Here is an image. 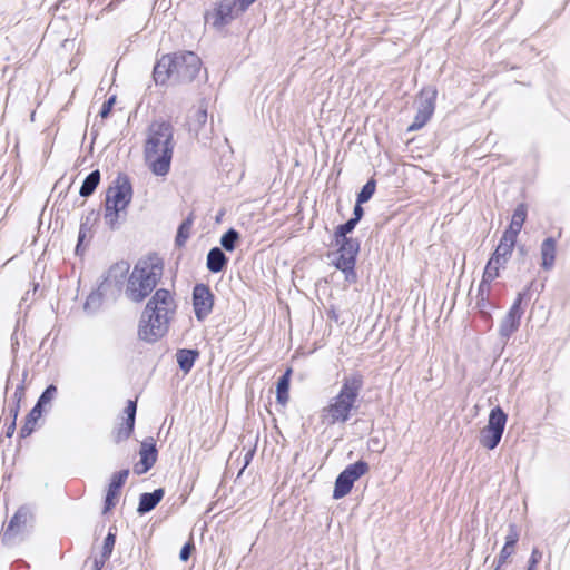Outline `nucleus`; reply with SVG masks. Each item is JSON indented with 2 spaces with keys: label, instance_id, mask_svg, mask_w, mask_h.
Wrapping results in <instances>:
<instances>
[{
  "label": "nucleus",
  "instance_id": "1",
  "mask_svg": "<svg viewBox=\"0 0 570 570\" xmlns=\"http://www.w3.org/2000/svg\"><path fill=\"white\" fill-rule=\"evenodd\" d=\"M177 311L173 293L167 288H157L148 299L138 322V338L155 344L169 332L170 323Z\"/></svg>",
  "mask_w": 570,
  "mask_h": 570
},
{
  "label": "nucleus",
  "instance_id": "2",
  "mask_svg": "<svg viewBox=\"0 0 570 570\" xmlns=\"http://www.w3.org/2000/svg\"><path fill=\"white\" fill-rule=\"evenodd\" d=\"M174 126L169 120L157 119L150 122L144 146L145 160L156 176H166L174 155Z\"/></svg>",
  "mask_w": 570,
  "mask_h": 570
},
{
  "label": "nucleus",
  "instance_id": "3",
  "mask_svg": "<svg viewBox=\"0 0 570 570\" xmlns=\"http://www.w3.org/2000/svg\"><path fill=\"white\" fill-rule=\"evenodd\" d=\"M363 386L364 376L361 372L356 371L345 375L338 393L322 409L323 420H327L330 425L346 423L351 419L352 411L358 409L355 403Z\"/></svg>",
  "mask_w": 570,
  "mask_h": 570
},
{
  "label": "nucleus",
  "instance_id": "4",
  "mask_svg": "<svg viewBox=\"0 0 570 570\" xmlns=\"http://www.w3.org/2000/svg\"><path fill=\"white\" fill-rule=\"evenodd\" d=\"M163 271L164 262L156 254L146 259H139L129 273L126 296L134 303L145 301L160 282Z\"/></svg>",
  "mask_w": 570,
  "mask_h": 570
},
{
  "label": "nucleus",
  "instance_id": "5",
  "mask_svg": "<svg viewBox=\"0 0 570 570\" xmlns=\"http://www.w3.org/2000/svg\"><path fill=\"white\" fill-rule=\"evenodd\" d=\"M130 264L121 259L114 263L102 275L97 288L86 298L83 309L87 313H96L104 299L116 302L126 289L129 277Z\"/></svg>",
  "mask_w": 570,
  "mask_h": 570
},
{
  "label": "nucleus",
  "instance_id": "6",
  "mask_svg": "<svg viewBox=\"0 0 570 570\" xmlns=\"http://www.w3.org/2000/svg\"><path fill=\"white\" fill-rule=\"evenodd\" d=\"M132 196L134 188L130 177L125 173H118L117 177L106 191L104 204L105 223L111 230L120 227V218L125 220L126 209L130 205Z\"/></svg>",
  "mask_w": 570,
  "mask_h": 570
},
{
  "label": "nucleus",
  "instance_id": "7",
  "mask_svg": "<svg viewBox=\"0 0 570 570\" xmlns=\"http://www.w3.org/2000/svg\"><path fill=\"white\" fill-rule=\"evenodd\" d=\"M533 282H531L523 291L519 292L512 305L510 306L508 313L502 318L499 326V336L503 344V346L508 343L511 336L519 330L521 324V318L524 314V308L522 307V303L524 301H529L531 297V287Z\"/></svg>",
  "mask_w": 570,
  "mask_h": 570
},
{
  "label": "nucleus",
  "instance_id": "8",
  "mask_svg": "<svg viewBox=\"0 0 570 570\" xmlns=\"http://www.w3.org/2000/svg\"><path fill=\"white\" fill-rule=\"evenodd\" d=\"M507 421L508 414L500 405L491 409L488 424L480 432V444L487 450H494L502 439Z\"/></svg>",
  "mask_w": 570,
  "mask_h": 570
},
{
  "label": "nucleus",
  "instance_id": "9",
  "mask_svg": "<svg viewBox=\"0 0 570 570\" xmlns=\"http://www.w3.org/2000/svg\"><path fill=\"white\" fill-rule=\"evenodd\" d=\"M370 471V465L364 460H357L356 462L348 464L340 474L336 476L334 482V489L332 498L340 500L352 491L354 483L360 480Z\"/></svg>",
  "mask_w": 570,
  "mask_h": 570
},
{
  "label": "nucleus",
  "instance_id": "10",
  "mask_svg": "<svg viewBox=\"0 0 570 570\" xmlns=\"http://www.w3.org/2000/svg\"><path fill=\"white\" fill-rule=\"evenodd\" d=\"M174 83H189L198 76L202 60L193 51H177L174 52Z\"/></svg>",
  "mask_w": 570,
  "mask_h": 570
},
{
  "label": "nucleus",
  "instance_id": "11",
  "mask_svg": "<svg viewBox=\"0 0 570 570\" xmlns=\"http://www.w3.org/2000/svg\"><path fill=\"white\" fill-rule=\"evenodd\" d=\"M57 392H58V389L55 384L47 385V387L42 391V393L38 397L36 404L27 414L23 425L20 428V431H19L20 439H26L33 433V431L36 430V424H37L38 420L42 416L45 406L47 404H50V402L55 399Z\"/></svg>",
  "mask_w": 570,
  "mask_h": 570
},
{
  "label": "nucleus",
  "instance_id": "12",
  "mask_svg": "<svg viewBox=\"0 0 570 570\" xmlns=\"http://www.w3.org/2000/svg\"><path fill=\"white\" fill-rule=\"evenodd\" d=\"M438 90L433 86L424 87L419 94V107L413 122L409 126V131H416L423 128L435 110V100Z\"/></svg>",
  "mask_w": 570,
  "mask_h": 570
},
{
  "label": "nucleus",
  "instance_id": "13",
  "mask_svg": "<svg viewBox=\"0 0 570 570\" xmlns=\"http://www.w3.org/2000/svg\"><path fill=\"white\" fill-rule=\"evenodd\" d=\"M191 302L196 320L204 322L212 314L215 304V295L209 285L204 283L195 284Z\"/></svg>",
  "mask_w": 570,
  "mask_h": 570
},
{
  "label": "nucleus",
  "instance_id": "14",
  "mask_svg": "<svg viewBox=\"0 0 570 570\" xmlns=\"http://www.w3.org/2000/svg\"><path fill=\"white\" fill-rule=\"evenodd\" d=\"M242 16L237 11V7L233 4V0H220L212 11L204 14L205 23H210L216 30L228 26L233 20Z\"/></svg>",
  "mask_w": 570,
  "mask_h": 570
},
{
  "label": "nucleus",
  "instance_id": "15",
  "mask_svg": "<svg viewBox=\"0 0 570 570\" xmlns=\"http://www.w3.org/2000/svg\"><path fill=\"white\" fill-rule=\"evenodd\" d=\"M332 243L337 247L335 253H328L327 256H335L332 262H342L343 259L357 261L361 242L358 238L350 235L333 236Z\"/></svg>",
  "mask_w": 570,
  "mask_h": 570
},
{
  "label": "nucleus",
  "instance_id": "16",
  "mask_svg": "<svg viewBox=\"0 0 570 570\" xmlns=\"http://www.w3.org/2000/svg\"><path fill=\"white\" fill-rule=\"evenodd\" d=\"M124 414L126 417L111 431V439L116 444L127 441L134 434L137 414V401L128 400L124 409Z\"/></svg>",
  "mask_w": 570,
  "mask_h": 570
},
{
  "label": "nucleus",
  "instance_id": "17",
  "mask_svg": "<svg viewBox=\"0 0 570 570\" xmlns=\"http://www.w3.org/2000/svg\"><path fill=\"white\" fill-rule=\"evenodd\" d=\"M129 473L130 471L128 468L112 473L104 498L102 514L109 513L117 505L121 489L124 488Z\"/></svg>",
  "mask_w": 570,
  "mask_h": 570
},
{
  "label": "nucleus",
  "instance_id": "18",
  "mask_svg": "<svg viewBox=\"0 0 570 570\" xmlns=\"http://www.w3.org/2000/svg\"><path fill=\"white\" fill-rule=\"evenodd\" d=\"M174 52L163 55L157 59L153 69V80L156 86H165L168 81L174 82Z\"/></svg>",
  "mask_w": 570,
  "mask_h": 570
},
{
  "label": "nucleus",
  "instance_id": "19",
  "mask_svg": "<svg viewBox=\"0 0 570 570\" xmlns=\"http://www.w3.org/2000/svg\"><path fill=\"white\" fill-rule=\"evenodd\" d=\"M519 530L517 524L510 523L508 528V534L505 537L504 546L502 547L499 556L494 561V570H501L502 566L511 557L514 551V547L519 541Z\"/></svg>",
  "mask_w": 570,
  "mask_h": 570
},
{
  "label": "nucleus",
  "instance_id": "20",
  "mask_svg": "<svg viewBox=\"0 0 570 570\" xmlns=\"http://www.w3.org/2000/svg\"><path fill=\"white\" fill-rule=\"evenodd\" d=\"M165 495L164 488H157L153 492H144L139 495V502L137 507V513L145 515L153 511L163 500Z\"/></svg>",
  "mask_w": 570,
  "mask_h": 570
},
{
  "label": "nucleus",
  "instance_id": "21",
  "mask_svg": "<svg viewBox=\"0 0 570 570\" xmlns=\"http://www.w3.org/2000/svg\"><path fill=\"white\" fill-rule=\"evenodd\" d=\"M541 267L544 271H551L556 263L557 256V240L554 237L549 236L543 239L540 246Z\"/></svg>",
  "mask_w": 570,
  "mask_h": 570
},
{
  "label": "nucleus",
  "instance_id": "22",
  "mask_svg": "<svg viewBox=\"0 0 570 570\" xmlns=\"http://www.w3.org/2000/svg\"><path fill=\"white\" fill-rule=\"evenodd\" d=\"M228 257L220 247H213L209 249L206 258V267L213 273L217 274L227 268Z\"/></svg>",
  "mask_w": 570,
  "mask_h": 570
},
{
  "label": "nucleus",
  "instance_id": "23",
  "mask_svg": "<svg viewBox=\"0 0 570 570\" xmlns=\"http://www.w3.org/2000/svg\"><path fill=\"white\" fill-rule=\"evenodd\" d=\"M28 510L26 507H20L9 520L7 528L3 531L2 541L12 539L18 530L26 524Z\"/></svg>",
  "mask_w": 570,
  "mask_h": 570
},
{
  "label": "nucleus",
  "instance_id": "24",
  "mask_svg": "<svg viewBox=\"0 0 570 570\" xmlns=\"http://www.w3.org/2000/svg\"><path fill=\"white\" fill-rule=\"evenodd\" d=\"M199 355L200 353L197 348H178L176 352V361L179 370L184 374H188L199 358Z\"/></svg>",
  "mask_w": 570,
  "mask_h": 570
},
{
  "label": "nucleus",
  "instance_id": "25",
  "mask_svg": "<svg viewBox=\"0 0 570 570\" xmlns=\"http://www.w3.org/2000/svg\"><path fill=\"white\" fill-rule=\"evenodd\" d=\"M293 370L292 367H287L284 373L277 379L276 382V402L281 405H286L289 400V386H291V376Z\"/></svg>",
  "mask_w": 570,
  "mask_h": 570
},
{
  "label": "nucleus",
  "instance_id": "26",
  "mask_svg": "<svg viewBox=\"0 0 570 570\" xmlns=\"http://www.w3.org/2000/svg\"><path fill=\"white\" fill-rule=\"evenodd\" d=\"M517 245L510 242H504L500 238L494 252L491 254V258L495 264H499L504 269L510 261L513 249Z\"/></svg>",
  "mask_w": 570,
  "mask_h": 570
},
{
  "label": "nucleus",
  "instance_id": "27",
  "mask_svg": "<svg viewBox=\"0 0 570 570\" xmlns=\"http://www.w3.org/2000/svg\"><path fill=\"white\" fill-rule=\"evenodd\" d=\"M139 455V461H142L144 464L155 465L158 458V450L153 436H148L141 442Z\"/></svg>",
  "mask_w": 570,
  "mask_h": 570
},
{
  "label": "nucleus",
  "instance_id": "28",
  "mask_svg": "<svg viewBox=\"0 0 570 570\" xmlns=\"http://www.w3.org/2000/svg\"><path fill=\"white\" fill-rule=\"evenodd\" d=\"M101 174L99 169L90 171L83 179L79 195L83 198L90 197L100 184Z\"/></svg>",
  "mask_w": 570,
  "mask_h": 570
},
{
  "label": "nucleus",
  "instance_id": "29",
  "mask_svg": "<svg viewBox=\"0 0 570 570\" xmlns=\"http://www.w3.org/2000/svg\"><path fill=\"white\" fill-rule=\"evenodd\" d=\"M356 263L357 261L343 259L342 262H332V265L344 274V279L348 284H355L358 281V276L356 273Z\"/></svg>",
  "mask_w": 570,
  "mask_h": 570
},
{
  "label": "nucleus",
  "instance_id": "30",
  "mask_svg": "<svg viewBox=\"0 0 570 570\" xmlns=\"http://www.w3.org/2000/svg\"><path fill=\"white\" fill-rule=\"evenodd\" d=\"M194 223V214L190 213L179 225L177 228V233L175 236V246L184 247L188 238L190 237V229Z\"/></svg>",
  "mask_w": 570,
  "mask_h": 570
},
{
  "label": "nucleus",
  "instance_id": "31",
  "mask_svg": "<svg viewBox=\"0 0 570 570\" xmlns=\"http://www.w3.org/2000/svg\"><path fill=\"white\" fill-rule=\"evenodd\" d=\"M116 539H117V527L115 524H112L109 527L107 535L104 539L101 553H100V557L98 558L102 562H106L110 559L114 548H115Z\"/></svg>",
  "mask_w": 570,
  "mask_h": 570
},
{
  "label": "nucleus",
  "instance_id": "32",
  "mask_svg": "<svg viewBox=\"0 0 570 570\" xmlns=\"http://www.w3.org/2000/svg\"><path fill=\"white\" fill-rule=\"evenodd\" d=\"M240 239V234L235 228H228L220 237V248L226 252H234Z\"/></svg>",
  "mask_w": 570,
  "mask_h": 570
},
{
  "label": "nucleus",
  "instance_id": "33",
  "mask_svg": "<svg viewBox=\"0 0 570 570\" xmlns=\"http://www.w3.org/2000/svg\"><path fill=\"white\" fill-rule=\"evenodd\" d=\"M376 190V180L372 177L370 178L361 188V190L356 194V200L363 204L367 203Z\"/></svg>",
  "mask_w": 570,
  "mask_h": 570
},
{
  "label": "nucleus",
  "instance_id": "34",
  "mask_svg": "<svg viewBox=\"0 0 570 570\" xmlns=\"http://www.w3.org/2000/svg\"><path fill=\"white\" fill-rule=\"evenodd\" d=\"M523 224H518L517 222L511 220L507 229L503 232L501 238L504 242H510L517 245L518 235L520 234Z\"/></svg>",
  "mask_w": 570,
  "mask_h": 570
},
{
  "label": "nucleus",
  "instance_id": "35",
  "mask_svg": "<svg viewBox=\"0 0 570 570\" xmlns=\"http://www.w3.org/2000/svg\"><path fill=\"white\" fill-rule=\"evenodd\" d=\"M100 213L98 210H90L85 217L81 218L80 229L90 232L91 227L99 220Z\"/></svg>",
  "mask_w": 570,
  "mask_h": 570
},
{
  "label": "nucleus",
  "instance_id": "36",
  "mask_svg": "<svg viewBox=\"0 0 570 570\" xmlns=\"http://www.w3.org/2000/svg\"><path fill=\"white\" fill-rule=\"evenodd\" d=\"M501 268L502 266L495 264V262H493L492 258L490 257L484 266L482 276L489 278L490 281H494L500 276Z\"/></svg>",
  "mask_w": 570,
  "mask_h": 570
},
{
  "label": "nucleus",
  "instance_id": "37",
  "mask_svg": "<svg viewBox=\"0 0 570 570\" xmlns=\"http://www.w3.org/2000/svg\"><path fill=\"white\" fill-rule=\"evenodd\" d=\"M490 305L491 302L489 296H476V307L479 308L480 316L488 322H492V315L487 309Z\"/></svg>",
  "mask_w": 570,
  "mask_h": 570
},
{
  "label": "nucleus",
  "instance_id": "38",
  "mask_svg": "<svg viewBox=\"0 0 570 570\" xmlns=\"http://www.w3.org/2000/svg\"><path fill=\"white\" fill-rule=\"evenodd\" d=\"M357 225V220L350 217L345 223L335 227L333 236L350 235L354 232Z\"/></svg>",
  "mask_w": 570,
  "mask_h": 570
},
{
  "label": "nucleus",
  "instance_id": "39",
  "mask_svg": "<svg viewBox=\"0 0 570 570\" xmlns=\"http://www.w3.org/2000/svg\"><path fill=\"white\" fill-rule=\"evenodd\" d=\"M27 376H28V370H23L22 379L19 382V384L17 385L16 391L13 393L12 403H17V404L21 403V400L23 399L24 393H26L24 382H26Z\"/></svg>",
  "mask_w": 570,
  "mask_h": 570
},
{
  "label": "nucleus",
  "instance_id": "40",
  "mask_svg": "<svg viewBox=\"0 0 570 570\" xmlns=\"http://www.w3.org/2000/svg\"><path fill=\"white\" fill-rule=\"evenodd\" d=\"M528 217V207L524 203H520L513 210L511 220L517 222L518 224L525 223Z\"/></svg>",
  "mask_w": 570,
  "mask_h": 570
},
{
  "label": "nucleus",
  "instance_id": "41",
  "mask_svg": "<svg viewBox=\"0 0 570 570\" xmlns=\"http://www.w3.org/2000/svg\"><path fill=\"white\" fill-rule=\"evenodd\" d=\"M116 99H117L116 95H111L107 100H105V102L102 104L100 111H99V116L102 119H106L110 116L112 108L116 104Z\"/></svg>",
  "mask_w": 570,
  "mask_h": 570
},
{
  "label": "nucleus",
  "instance_id": "42",
  "mask_svg": "<svg viewBox=\"0 0 570 570\" xmlns=\"http://www.w3.org/2000/svg\"><path fill=\"white\" fill-rule=\"evenodd\" d=\"M88 233L89 232H86V230H82L79 228L78 240H77V245L75 248V254L77 256H82L85 254L86 248L83 246V242H85Z\"/></svg>",
  "mask_w": 570,
  "mask_h": 570
},
{
  "label": "nucleus",
  "instance_id": "43",
  "mask_svg": "<svg viewBox=\"0 0 570 570\" xmlns=\"http://www.w3.org/2000/svg\"><path fill=\"white\" fill-rule=\"evenodd\" d=\"M493 281H490L489 278H485L482 276L481 282L478 286V294L476 296H490L491 292V283Z\"/></svg>",
  "mask_w": 570,
  "mask_h": 570
},
{
  "label": "nucleus",
  "instance_id": "44",
  "mask_svg": "<svg viewBox=\"0 0 570 570\" xmlns=\"http://www.w3.org/2000/svg\"><path fill=\"white\" fill-rule=\"evenodd\" d=\"M194 550H195V544H194V542H193V541H188V542H186V543L181 547V549H180V551H179V559H180L181 561L186 562V561L190 558V556H191V553H193V551H194Z\"/></svg>",
  "mask_w": 570,
  "mask_h": 570
},
{
  "label": "nucleus",
  "instance_id": "45",
  "mask_svg": "<svg viewBox=\"0 0 570 570\" xmlns=\"http://www.w3.org/2000/svg\"><path fill=\"white\" fill-rule=\"evenodd\" d=\"M19 411H20V404L11 403L8 406V415L6 416L4 421H7V422L14 421V423H16Z\"/></svg>",
  "mask_w": 570,
  "mask_h": 570
},
{
  "label": "nucleus",
  "instance_id": "46",
  "mask_svg": "<svg viewBox=\"0 0 570 570\" xmlns=\"http://www.w3.org/2000/svg\"><path fill=\"white\" fill-rule=\"evenodd\" d=\"M364 214H365V212L363 208V203L355 200V205H354L351 218H353L354 220H357V223H360L362 220V218L364 217Z\"/></svg>",
  "mask_w": 570,
  "mask_h": 570
},
{
  "label": "nucleus",
  "instance_id": "47",
  "mask_svg": "<svg viewBox=\"0 0 570 570\" xmlns=\"http://www.w3.org/2000/svg\"><path fill=\"white\" fill-rule=\"evenodd\" d=\"M256 0H233V4L237 7V11L245 13Z\"/></svg>",
  "mask_w": 570,
  "mask_h": 570
},
{
  "label": "nucleus",
  "instance_id": "48",
  "mask_svg": "<svg viewBox=\"0 0 570 570\" xmlns=\"http://www.w3.org/2000/svg\"><path fill=\"white\" fill-rule=\"evenodd\" d=\"M542 559V552L538 548H533L528 560V566L538 567L539 562Z\"/></svg>",
  "mask_w": 570,
  "mask_h": 570
},
{
  "label": "nucleus",
  "instance_id": "49",
  "mask_svg": "<svg viewBox=\"0 0 570 570\" xmlns=\"http://www.w3.org/2000/svg\"><path fill=\"white\" fill-rule=\"evenodd\" d=\"M207 117H208V115H207V108H206V107H204V108H203V107H200V108L196 111V114H195V121H196L197 124H199L200 126H203L204 124H206V121H207Z\"/></svg>",
  "mask_w": 570,
  "mask_h": 570
},
{
  "label": "nucleus",
  "instance_id": "50",
  "mask_svg": "<svg viewBox=\"0 0 570 570\" xmlns=\"http://www.w3.org/2000/svg\"><path fill=\"white\" fill-rule=\"evenodd\" d=\"M255 452H256V448H252L249 449L246 454L244 455V464H243V468L240 469L238 475H240L243 473V471L250 464L254 455H255Z\"/></svg>",
  "mask_w": 570,
  "mask_h": 570
},
{
  "label": "nucleus",
  "instance_id": "51",
  "mask_svg": "<svg viewBox=\"0 0 570 570\" xmlns=\"http://www.w3.org/2000/svg\"><path fill=\"white\" fill-rule=\"evenodd\" d=\"M154 465L153 464H144L142 461H139L134 465V472L137 475H141L147 473Z\"/></svg>",
  "mask_w": 570,
  "mask_h": 570
},
{
  "label": "nucleus",
  "instance_id": "52",
  "mask_svg": "<svg viewBox=\"0 0 570 570\" xmlns=\"http://www.w3.org/2000/svg\"><path fill=\"white\" fill-rule=\"evenodd\" d=\"M16 426L17 424L14 423V421H4V425H3V434L7 436V438H11L16 431Z\"/></svg>",
  "mask_w": 570,
  "mask_h": 570
},
{
  "label": "nucleus",
  "instance_id": "53",
  "mask_svg": "<svg viewBox=\"0 0 570 570\" xmlns=\"http://www.w3.org/2000/svg\"><path fill=\"white\" fill-rule=\"evenodd\" d=\"M518 254L522 257H525L529 253L528 247L524 244H520L517 246Z\"/></svg>",
  "mask_w": 570,
  "mask_h": 570
},
{
  "label": "nucleus",
  "instance_id": "54",
  "mask_svg": "<svg viewBox=\"0 0 570 570\" xmlns=\"http://www.w3.org/2000/svg\"><path fill=\"white\" fill-rule=\"evenodd\" d=\"M105 562H102L100 559H98L97 557L94 559L92 561V568L91 570H101L102 567H104Z\"/></svg>",
  "mask_w": 570,
  "mask_h": 570
},
{
  "label": "nucleus",
  "instance_id": "55",
  "mask_svg": "<svg viewBox=\"0 0 570 570\" xmlns=\"http://www.w3.org/2000/svg\"><path fill=\"white\" fill-rule=\"evenodd\" d=\"M13 375H14V368L12 367V368H11V371H10V373H9V375H8V379H7L6 392H7V391H8V389H9V384L11 383Z\"/></svg>",
  "mask_w": 570,
  "mask_h": 570
},
{
  "label": "nucleus",
  "instance_id": "56",
  "mask_svg": "<svg viewBox=\"0 0 570 570\" xmlns=\"http://www.w3.org/2000/svg\"><path fill=\"white\" fill-rule=\"evenodd\" d=\"M11 341H12V352L16 353L19 347V342L17 338H14V334H12Z\"/></svg>",
  "mask_w": 570,
  "mask_h": 570
},
{
  "label": "nucleus",
  "instance_id": "57",
  "mask_svg": "<svg viewBox=\"0 0 570 570\" xmlns=\"http://www.w3.org/2000/svg\"><path fill=\"white\" fill-rule=\"evenodd\" d=\"M328 317H330L331 320H334L335 322H337V321H338V315L336 314V312H335L334 309H332V311H330V312H328Z\"/></svg>",
  "mask_w": 570,
  "mask_h": 570
},
{
  "label": "nucleus",
  "instance_id": "58",
  "mask_svg": "<svg viewBox=\"0 0 570 570\" xmlns=\"http://www.w3.org/2000/svg\"><path fill=\"white\" fill-rule=\"evenodd\" d=\"M370 443H372L373 445H379L380 440L377 438H372V439H370Z\"/></svg>",
  "mask_w": 570,
  "mask_h": 570
},
{
  "label": "nucleus",
  "instance_id": "59",
  "mask_svg": "<svg viewBox=\"0 0 570 570\" xmlns=\"http://www.w3.org/2000/svg\"><path fill=\"white\" fill-rule=\"evenodd\" d=\"M39 289V284H35L33 286V293H36Z\"/></svg>",
  "mask_w": 570,
  "mask_h": 570
},
{
  "label": "nucleus",
  "instance_id": "60",
  "mask_svg": "<svg viewBox=\"0 0 570 570\" xmlns=\"http://www.w3.org/2000/svg\"><path fill=\"white\" fill-rule=\"evenodd\" d=\"M180 498H181V502H183V503H184V502H186V500H187V495H181Z\"/></svg>",
  "mask_w": 570,
  "mask_h": 570
},
{
  "label": "nucleus",
  "instance_id": "61",
  "mask_svg": "<svg viewBox=\"0 0 570 570\" xmlns=\"http://www.w3.org/2000/svg\"><path fill=\"white\" fill-rule=\"evenodd\" d=\"M527 570H537V567L527 566Z\"/></svg>",
  "mask_w": 570,
  "mask_h": 570
}]
</instances>
